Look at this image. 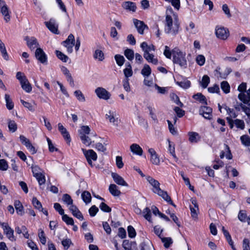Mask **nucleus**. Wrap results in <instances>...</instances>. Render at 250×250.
I'll return each instance as SVG.
<instances>
[{
	"label": "nucleus",
	"instance_id": "f257e3e1",
	"mask_svg": "<svg viewBox=\"0 0 250 250\" xmlns=\"http://www.w3.org/2000/svg\"><path fill=\"white\" fill-rule=\"evenodd\" d=\"M180 22L177 14L170 7L167 9L165 23V32L173 36L179 33Z\"/></svg>",
	"mask_w": 250,
	"mask_h": 250
},
{
	"label": "nucleus",
	"instance_id": "f03ea898",
	"mask_svg": "<svg viewBox=\"0 0 250 250\" xmlns=\"http://www.w3.org/2000/svg\"><path fill=\"white\" fill-rule=\"evenodd\" d=\"M173 62L179 65L181 67L185 68L187 66V61L186 53L181 51L178 48L172 50Z\"/></svg>",
	"mask_w": 250,
	"mask_h": 250
},
{
	"label": "nucleus",
	"instance_id": "7ed1b4c3",
	"mask_svg": "<svg viewBox=\"0 0 250 250\" xmlns=\"http://www.w3.org/2000/svg\"><path fill=\"white\" fill-rule=\"evenodd\" d=\"M147 181L152 186V191L154 193L157 194L160 196L162 197L164 199H169L168 195L167 192L162 190L160 188L159 182L154 179L151 176H147L146 178Z\"/></svg>",
	"mask_w": 250,
	"mask_h": 250
},
{
	"label": "nucleus",
	"instance_id": "20e7f679",
	"mask_svg": "<svg viewBox=\"0 0 250 250\" xmlns=\"http://www.w3.org/2000/svg\"><path fill=\"white\" fill-rule=\"evenodd\" d=\"M105 119L112 125L118 126L120 123L119 115L114 109L108 110L105 115Z\"/></svg>",
	"mask_w": 250,
	"mask_h": 250
},
{
	"label": "nucleus",
	"instance_id": "39448f33",
	"mask_svg": "<svg viewBox=\"0 0 250 250\" xmlns=\"http://www.w3.org/2000/svg\"><path fill=\"white\" fill-rule=\"evenodd\" d=\"M83 155L85 156L88 164L91 167H93L92 161H96L97 159V155L96 153L92 149L86 150L84 148L82 149Z\"/></svg>",
	"mask_w": 250,
	"mask_h": 250
},
{
	"label": "nucleus",
	"instance_id": "423d86ee",
	"mask_svg": "<svg viewBox=\"0 0 250 250\" xmlns=\"http://www.w3.org/2000/svg\"><path fill=\"white\" fill-rule=\"evenodd\" d=\"M0 224L3 229V233L6 235V237L11 241H15L16 238L14 235V230L11 228L8 223H0Z\"/></svg>",
	"mask_w": 250,
	"mask_h": 250
},
{
	"label": "nucleus",
	"instance_id": "0eeeda50",
	"mask_svg": "<svg viewBox=\"0 0 250 250\" xmlns=\"http://www.w3.org/2000/svg\"><path fill=\"white\" fill-rule=\"evenodd\" d=\"M62 45L66 48L68 53L73 51V47L75 45V38L73 34H70L66 40L62 42Z\"/></svg>",
	"mask_w": 250,
	"mask_h": 250
},
{
	"label": "nucleus",
	"instance_id": "6e6552de",
	"mask_svg": "<svg viewBox=\"0 0 250 250\" xmlns=\"http://www.w3.org/2000/svg\"><path fill=\"white\" fill-rule=\"evenodd\" d=\"M95 92L97 97L101 99L107 100L110 99L111 94L105 88L98 87L95 90Z\"/></svg>",
	"mask_w": 250,
	"mask_h": 250
},
{
	"label": "nucleus",
	"instance_id": "1a4fd4ad",
	"mask_svg": "<svg viewBox=\"0 0 250 250\" xmlns=\"http://www.w3.org/2000/svg\"><path fill=\"white\" fill-rule=\"evenodd\" d=\"M215 34L217 38L226 40L229 36V31L224 27L217 26L216 27Z\"/></svg>",
	"mask_w": 250,
	"mask_h": 250
},
{
	"label": "nucleus",
	"instance_id": "9d476101",
	"mask_svg": "<svg viewBox=\"0 0 250 250\" xmlns=\"http://www.w3.org/2000/svg\"><path fill=\"white\" fill-rule=\"evenodd\" d=\"M44 23L51 32L56 34L59 33L58 30V25L54 19L51 18L48 21H45Z\"/></svg>",
	"mask_w": 250,
	"mask_h": 250
},
{
	"label": "nucleus",
	"instance_id": "9b49d317",
	"mask_svg": "<svg viewBox=\"0 0 250 250\" xmlns=\"http://www.w3.org/2000/svg\"><path fill=\"white\" fill-rule=\"evenodd\" d=\"M148 152L150 155V162L155 165L158 166L160 164V159L159 157L157 154L154 149L152 148H149L148 149Z\"/></svg>",
	"mask_w": 250,
	"mask_h": 250
},
{
	"label": "nucleus",
	"instance_id": "f8f14e48",
	"mask_svg": "<svg viewBox=\"0 0 250 250\" xmlns=\"http://www.w3.org/2000/svg\"><path fill=\"white\" fill-rule=\"evenodd\" d=\"M134 24L138 32L140 34H143L144 30L146 28H147V26L145 24V23L141 21L138 20L136 19H134L133 20Z\"/></svg>",
	"mask_w": 250,
	"mask_h": 250
},
{
	"label": "nucleus",
	"instance_id": "ddd939ff",
	"mask_svg": "<svg viewBox=\"0 0 250 250\" xmlns=\"http://www.w3.org/2000/svg\"><path fill=\"white\" fill-rule=\"evenodd\" d=\"M24 40L26 41L27 46L31 50L34 49L39 45L37 39L34 37L26 36Z\"/></svg>",
	"mask_w": 250,
	"mask_h": 250
},
{
	"label": "nucleus",
	"instance_id": "4468645a",
	"mask_svg": "<svg viewBox=\"0 0 250 250\" xmlns=\"http://www.w3.org/2000/svg\"><path fill=\"white\" fill-rule=\"evenodd\" d=\"M212 109L208 106H201L199 110V114L205 119H210L212 116Z\"/></svg>",
	"mask_w": 250,
	"mask_h": 250
},
{
	"label": "nucleus",
	"instance_id": "2eb2a0df",
	"mask_svg": "<svg viewBox=\"0 0 250 250\" xmlns=\"http://www.w3.org/2000/svg\"><path fill=\"white\" fill-rule=\"evenodd\" d=\"M35 56L36 59L42 63H45L47 61V57L45 53L40 48H38L36 49Z\"/></svg>",
	"mask_w": 250,
	"mask_h": 250
},
{
	"label": "nucleus",
	"instance_id": "dca6fc26",
	"mask_svg": "<svg viewBox=\"0 0 250 250\" xmlns=\"http://www.w3.org/2000/svg\"><path fill=\"white\" fill-rule=\"evenodd\" d=\"M111 176L115 183L117 185L128 187L127 183L124 180V178L116 173H112Z\"/></svg>",
	"mask_w": 250,
	"mask_h": 250
},
{
	"label": "nucleus",
	"instance_id": "f3484780",
	"mask_svg": "<svg viewBox=\"0 0 250 250\" xmlns=\"http://www.w3.org/2000/svg\"><path fill=\"white\" fill-rule=\"evenodd\" d=\"M69 209L74 217L77 218L80 220H83L84 218L82 213L76 206L71 205V206H69Z\"/></svg>",
	"mask_w": 250,
	"mask_h": 250
},
{
	"label": "nucleus",
	"instance_id": "a211bd4d",
	"mask_svg": "<svg viewBox=\"0 0 250 250\" xmlns=\"http://www.w3.org/2000/svg\"><path fill=\"white\" fill-rule=\"evenodd\" d=\"M122 6L124 9L133 12H135L137 8L136 4L130 1L123 2Z\"/></svg>",
	"mask_w": 250,
	"mask_h": 250
},
{
	"label": "nucleus",
	"instance_id": "6ab92c4d",
	"mask_svg": "<svg viewBox=\"0 0 250 250\" xmlns=\"http://www.w3.org/2000/svg\"><path fill=\"white\" fill-rule=\"evenodd\" d=\"M131 151L134 154L142 156L143 155V150L140 146L137 144H133L130 146Z\"/></svg>",
	"mask_w": 250,
	"mask_h": 250
},
{
	"label": "nucleus",
	"instance_id": "aec40b11",
	"mask_svg": "<svg viewBox=\"0 0 250 250\" xmlns=\"http://www.w3.org/2000/svg\"><path fill=\"white\" fill-rule=\"evenodd\" d=\"M58 125V129L61 133L62 135L65 140L69 142L70 141V137L66 129L64 128L62 125L61 123H59Z\"/></svg>",
	"mask_w": 250,
	"mask_h": 250
},
{
	"label": "nucleus",
	"instance_id": "412c9836",
	"mask_svg": "<svg viewBox=\"0 0 250 250\" xmlns=\"http://www.w3.org/2000/svg\"><path fill=\"white\" fill-rule=\"evenodd\" d=\"M0 12L4 17V20L6 22H8L10 20V12L7 5L0 9Z\"/></svg>",
	"mask_w": 250,
	"mask_h": 250
},
{
	"label": "nucleus",
	"instance_id": "4be33fe9",
	"mask_svg": "<svg viewBox=\"0 0 250 250\" xmlns=\"http://www.w3.org/2000/svg\"><path fill=\"white\" fill-rule=\"evenodd\" d=\"M109 192L114 196H119L121 192L115 184H110L109 187Z\"/></svg>",
	"mask_w": 250,
	"mask_h": 250
},
{
	"label": "nucleus",
	"instance_id": "5701e85b",
	"mask_svg": "<svg viewBox=\"0 0 250 250\" xmlns=\"http://www.w3.org/2000/svg\"><path fill=\"white\" fill-rule=\"evenodd\" d=\"M14 206L18 214L21 216L24 213L22 205L19 200H16L14 202Z\"/></svg>",
	"mask_w": 250,
	"mask_h": 250
},
{
	"label": "nucleus",
	"instance_id": "b1692460",
	"mask_svg": "<svg viewBox=\"0 0 250 250\" xmlns=\"http://www.w3.org/2000/svg\"><path fill=\"white\" fill-rule=\"evenodd\" d=\"M240 107L247 116V123H250V103L247 105L241 104Z\"/></svg>",
	"mask_w": 250,
	"mask_h": 250
},
{
	"label": "nucleus",
	"instance_id": "393cba45",
	"mask_svg": "<svg viewBox=\"0 0 250 250\" xmlns=\"http://www.w3.org/2000/svg\"><path fill=\"white\" fill-rule=\"evenodd\" d=\"M141 47L144 52V53H149L151 51H154V46L152 44L148 45L146 42H143L141 44Z\"/></svg>",
	"mask_w": 250,
	"mask_h": 250
},
{
	"label": "nucleus",
	"instance_id": "a878e982",
	"mask_svg": "<svg viewBox=\"0 0 250 250\" xmlns=\"http://www.w3.org/2000/svg\"><path fill=\"white\" fill-rule=\"evenodd\" d=\"M144 57L148 62L154 64H157L158 62L157 58H154V56L150 53H144Z\"/></svg>",
	"mask_w": 250,
	"mask_h": 250
},
{
	"label": "nucleus",
	"instance_id": "bb28decb",
	"mask_svg": "<svg viewBox=\"0 0 250 250\" xmlns=\"http://www.w3.org/2000/svg\"><path fill=\"white\" fill-rule=\"evenodd\" d=\"M126 68L124 69V74L125 77V79H128L133 75V71L132 67L129 62H127L125 64Z\"/></svg>",
	"mask_w": 250,
	"mask_h": 250
},
{
	"label": "nucleus",
	"instance_id": "cd10ccee",
	"mask_svg": "<svg viewBox=\"0 0 250 250\" xmlns=\"http://www.w3.org/2000/svg\"><path fill=\"white\" fill-rule=\"evenodd\" d=\"M16 78L19 81L21 86L28 81L25 75L21 72H18L17 73Z\"/></svg>",
	"mask_w": 250,
	"mask_h": 250
},
{
	"label": "nucleus",
	"instance_id": "c85d7f7f",
	"mask_svg": "<svg viewBox=\"0 0 250 250\" xmlns=\"http://www.w3.org/2000/svg\"><path fill=\"white\" fill-rule=\"evenodd\" d=\"M192 203L193 207H190L191 214L193 218H196L197 216V211H198V206L197 202L195 200H192Z\"/></svg>",
	"mask_w": 250,
	"mask_h": 250
},
{
	"label": "nucleus",
	"instance_id": "c756f323",
	"mask_svg": "<svg viewBox=\"0 0 250 250\" xmlns=\"http://www.w3.org/2000/svg\"><path fill=\"white\" fill-rule=\"evenodd\" d=\"M188 136L189 141L192 143H197L200 139L198 133L195 132H189Z\"/></svg>",
	"mask_w": 250,
	"mask_h": 250
},
{
	"label": "nucleus",
	"instance_id": "7c9ffc66",
	"mask_svg": "<svg viewBox=\"0 0 250 250\" xmlns=\"http://www.w3.org/2000/svg\"><path fill=\"white\" fill-rule=\"evenodd\" d=\"M151 73V69L150 67L147 64L144 65L143 69L141 70L142 75L145 78L148 77Z\"/></svg>",
	"mask_w": 250,
	"mask_h": 250
},
{
	"label": "nucleus",
	"instance_id": "2f4dec72",
	"mask_svg": "<svg viewBox=\"0 0 250 250\" xmlns=\"http://www.w3.org/2000/svg\"><path fill=\"white\" fill-rule=\"evenodd\" d=\"M0 51L4 60L7 61L9 59L8 55L7 52L4 44L0 39Z\"/></svg>",
	"mask_w": 250,
	"mask_h": 250
},
{
	"label": "nucleus",
	"instance_id": "473e14b6",
	"mask_svg": "<svg viewBox=\"0 0 250 250\" xmlns=\"http://www.w3.org/2000/svg\"><path fill=\"white\" fill-rule=\"evenodd\" d=\"M62 200L67 206L74 205L73 204V201L71 196L68 194H64L62 195Z\"/></svg>",
	"mask_w": 250,
	"mask_h": 250
},
{
	"label": "nucleus",
	"instance_id": "72a5a7b5",
	"mask_svg": "<svg viewBox=\"0 0 250 250\" xmlns=\"http://www.w3.org/2000/svg\"><path fill=\"white\" fill-rule=\"evenodd\" d=\"M81 140L83 143L86 146H89L92 143L94 142L89 136L87 135L85 136H82L80 137Z\"/></svg>",
	"mask_w": 250,
	"mask_h": 250
},
{
	"label": "nucleus",
	"instance_id": "f704fd0d",
	"mask_svg": "<svg viewBox=\"0 0 250 250\" xmlns=\"http://www.w3.org/2000/svg\"><path fill=\"white\" fill-rule=\"evenodd\" d=\"M82 198L84 202L87 204L91 201V196L90 193L87 191H83L82 194Z\"/></svg>",
	"mask_w": 250,
	"mask_h": 250
},
{
	"label": "nucleus",
	"instance_id": "c9c22d12",
	"mask_svg": "<svg viewBox=\"0 0 250 250\" xmlns=\"http://www.w3.org/2000/svg\"><path fill=\"white\" fill-rule=\"evenodd\" d=\"M90 129L87 125H83L79 130L80 137L82 136H85L90 134Z\"/></svg>",
	"mask_w": 250,
	"mask_h": 250
},
{
	"label": "nucleus",
	"instance_id": "e433bc0d",
	"mask_svg": "<svg viewBox=\"0 0 250 250\" xmlns=\"http://www.w3.org/2000/svg\"><path fill=\"white\" fill-rule=\"evenodd\" d=\"M240 140L243 145L250 146V137L248 135H243L240 137Z\"/></svg>",
	"mask_w": 250,
	"mask_h": 250
},
{
	"label": "nucleus",
	"instance_id": "4c0bfd02",
	"mask_svg": "<svg viewBox=\"0 0 250 250\" xmlns=\"http://www.w3.org/2000/svg\"><path fill=\"white\" fill-rule=\"evenodd\" d=\"M21 102L23 104V105L28 108L30 111H35V105H36V104L35 102H33L32 104L28 103L27 102H25L23 100H21Z\"/></svg>",
	"mask_w": 250,
	"mask_h": 250
},
{
	"label": "nucleus",
	"instance_id": "58836bf2",
	"mask_svg": "<svg viewBox=\"0 0 250 250\" xmlns=\"http://www.w3.org/2000/svg\"><path fill=\"white\" fill-rule=\"evenodd\" d=\"M74 94L76 97L77 99L80 102H84L85 101V98L84 95L80 90H76L74 92Z\"/></svg>",
	"mask_w": 250,
	"mask_h": 250
},
{
	"label": "nucleus",
	"instance_id": "ea45409f",
	"mask_svg": "<svg viewBox=\"0 0 250 250\" xmlns=\"http://www.w3.org/2000/svg\"><path fill=\"white\" fill-rule=\"evenodd\" d=\"M8 126L10 132H15L17 129V125L14 121L9 120L8 122Z\"/></svg>",
	"mask_w": 250,
	"mask_h": 250
},
{
	"label": "nucleus",
	"instance_id": "a19ab883",
	"mask_svg": "<svg viewBox=\"0 0 250 250\" xmlns=\"http://www.w3.org/2000/svg\"><path fill=\"white\" fill-rule=\"evenodd\" d=\"M124 55L129 61H132L134 57V53L131 49H126L124 51Z\"/></svg>",
	"mask_w": 250,
	"mask_h": 250
},
{
	"label": "nucleus",
	"instance_id": "79ce46f5",
	"mask_svg": "<svg viewBox=\"0 0 250 250\" xmlns=\"http://www.w3.org/2000/svg\"><path fill=\"white\" fill-rule=\"evenodd\" d=\"M235 126L241 130H243L245 128V125L243 120L240 119H236L234 121H231Z\"/></svg>",
	"mask_w": 250,
	"mask_h": 250
},
{
	"label": "nucleus",
	"instance_id": "37998d69",
	"mask_svg": "<svg viewBox=\"0 0 250 250\" xmlns=\"http://www.w3.org/2000/svg\"><path fill=\"white\" fill-rule=\"evenodd\" d=\"M193 98L203 104H207L205 97L201 93H198L193 95Z\"/></svg>",
	"mask_w": 250,
	"mask_h": 250
},
{
	"label": "nucleus",
	"instance_id": "c03bdc74",
	"mask_svg": "<svg viewBox=\"0 0 250 250\" xmlns=\"http://www.w3.org/2000/svg\"><path fill=\"white\" fill-rule=\"evenodd\" d=\"M32 204L34 207L40 211H43V208L41 203L37 199L36 197H33L32 199Z\"/></svg>",
	"mask_w": 250,
	"mask_h": 250
},
{
	"label": "nucleus",
	"instance_id": "a18cd8bd",
	"mask_svg": "<svg viewBox=\"0 0 250 250\" xmlns=\"http://www.w3.org/2000/svg\"><path fill=\"white\" fill-rule=\"evenodd\" d=\"M5 99L6 103V107L9 110H11L12 109H13L14 107V104L12 102L11 99L10 98V96L8 94H6L5 95Z\"/></svg>",
	"mask_w": 250,
	"mask_h": 250
},
{
	"label": "nucleus",
	"instance_id": "49530a36",
	"mask_svg": "<svg viewBox=\"0 0 250 250\" xmlns=\"http://www.w3.org/2000/svg\"><path fill=\"white\" fill-rule=\"evenodd\" d=\"M114 58L117 64L120 66H122L125 62L124 56L119 54L116 55Z\"/></svg>",
	"mask_w": 250,
	"mask_h": 250
},
{
	"label": "nucleus",
	"instance_id": "de8ad7c7",
	"mask_svg": "<svg viewBox=\"0 0 250 250\" xmlns=\"http://www.w3.org/2000/svg\"><path fill=\"white\" fill-rule=\"evenodd\" d=\"M94 57L100 61H102L104 59V54L102 51L97 49L94 54Z\"/></svg>",
	"mask_w": 250,
	"mask_h": 250
},
{
	"label": "nucleus",
	"instance_id": "09e8293b",
	"mask_svg": "<svg viewBox=\"0 0 250 250\" xmlns=\"http://www.w3.org/2000/svg\"><path fill=\"white\" fill-rule=\"evenodd\" d=\"M186 30L189 34H195L196 33V30L195 29L194 23L193 22L190 21L188 25L186 26Z\"/></svg>",
	"mask_w": 250,
	"mask_h": 250
},
{
	"label": "nucleus",
	"instance_id": "8fccbe9b",
	"mask_svg": "<svg viewBox=\"0 0 250 250\" xmlns=\"http://www.w3.org/2000/svg\"><path fill=\"white\" fill-rule=\"evenodd\" d=\"M221 88L225 93H228L230 91V86L227 81H223L221 83Z\"/></svg>",
	"mask_w": 250,
	"mask_h": 250
},
{
	"label": "nucleus",
	"instance_id": "3c124183",
	"mask_svg": "<svg viewBox=\"0 0 250 250\" xmlns=\"http://www.w3.org/2000/svg\"><path fill=\"white\" fill-rule=\"evenodd\" d=\"M210 82L209 78L207 75H204L201 82V86L204 88H206Z\"/></svg>",
	"mask_w": 250,
	"mask_h": 250
},
{
	"label": "nucleus",
	"instance_id": "603ef678",
	"mask_svg": "<svg viewBox=\"0 0 250 250\" xmlns=\"http://www.w3.org/2000/svg\"><path fill=\"white\" fill-rule=\"evenodd\" d=\"M144 216L149 222H151L150 209L146 208L143 211Z\"/></svg>",
	"mask_w": 250,
	"mask_h": 250
},
{
	"label": "nucleus",
	"instance_id": "864d4df0",
	"mask_svg": "<svg viewBox=\"0 0 250 250\" xmlns=\"http://www.w3.org/2000/svg\"><path fill=\"white\" fill-rule=\"evenodd\" d=\"M56 54L57 57L63 62H66L68 59V57L66 55H64L60 51L56 50Z\"/></svg>",
	"mask_w": 250,
	"mask_h": 250
},
{
	"label": "nucleus",
	"instance_id": "5fc2aeb1",
	"mask_svg": "<svg viewBox=\"0 0 250 250\" xmlns=\"http://www.w3.org/2000/svg\"><path fill=\"white\" fill-rule=\"evenodd\" d=\"M162 241L164 243V246L166 248H168L172 244L173 241L170 237H164L161 238Z\"/></svg>",
	"mask_w": 250,
	"mask_h": 250
},
{
	"label": "nucleus",
	"instance_id": "6e6d98bb",
	"mask_svg": "<svg viewBox=\"0 0 250 250\" xmlns=\"http://www.w3.org/2000/svg\"><path fill=\"white\" fill-rule=\"evenodd\" d=\"M38 236L41 242L43 245H45L46 242V237L44 235V231L42 229H39Z\"/></svg>",
	"mask_w": 250,
	"mask_h": 250
},
{
	"label": "nucleus",
	"instance_id": "4d7b16f0",
	"mask_svg": "<svg viewBox=\"0 0 250 250\" xmlns=\"http://www.w3.org/2000/svg\"><path fill=\"white\" fill-rule=\"evenodd\" d=\"M62 219L67 225H73L74 220L73 218L69 217L67 215L63 214L62 215Z\"/></svg>",
	"mask_w": 250,
	"mask_h": 250
},
{
	"label": "nucleus",
	"instance_id": "13d9d810",
	"mask_svg": "<svg viewBox=\"0 0 250 250\" xmlns=\"http://www.w3.org/2000/svg\"><path fill=\"white\" fill-rule=\"evenodd\" d=\"M223 108L227 111V113L230 116V117L235 118L237 116V114H236L233 109L230 108L226 105L223 106Z\"/></svg>",
	"mask_w": 250,
	"mask_h": 250
},
{
	"label": "nucleus",
	"instance_id": "bf43d9fd",
	"mask_svg": "<svg viewBox=\"0 0 250 250\" xmlns=\"http://www.w3.org/2000/svg\"><path fill=\"white\" fill-rule=\"evenodd\" d=\"M127 232L128 236L130 238H134L136 235V231L134 228L131 226H129L127 227Z\"/></svg>",
	"mask_w": 250,
	"mask_h": 250
},
{
	"label": "nucleus",
	"instance_id": "052dcab7",
	"mask_svg": "<svg viewBox=\"0 0 250 250\" xmlns=\"http://www.w3.org/2000/svg\"><path fill=\"white\" fill-rule=\"evenodd\" d=\"M170 98L177 105L181 107L183 106V104L180 102L179 97L176 94L174 93L171 94Z\"/></svg>",
	"mask_w": 250,
	"mask_h": 250
},
{
	"label": "nucleus",
	"instance_id": "680f3d73",
	"mask_svg": "<svg viewBox=\"0 0 250 250\" xmlns=\"http://www.w3.org/2000/svg\"><path fill=\"white\" fill-rule=\"evenodd\" d=\"M177 84L181 87L187 89L190 87V82L189 81L186 80L182 82H177Z\"/></svg>",
	"mask_w": 250,
	"mask_h": 250
},
{
	"label": "nucleus",
	"instance_id": "e2e57ef3",
	"mask_svg": "<svg viewBox=\"0 0 250 250\" xmlns=\"http://www.w3.org/2000/svg\"><path fill=\"white\" fill-rule=\"evenodd\" d=\"M35 177L36 178V179L39 183V184L40 186H41L42 184H44L45 183V177L42 173L36 175Z\"/></svg>",
	"mask_w": 250,
	"mask_h": 250
},
{
	"label": "nucleus",
	"instance_id": "0e129e2a",
	"mask_svg": "<svg viewBox=\"0 0 250 250\" xmlns=\"http://www.w3.org/2000/svg\"><path fill=\"white\" fill-rule=\"evenodd\" d=\"M196 62L200 66L204 65L205 62V58L202 55H199L196 58Z\"/></svg>",
	"mask_w": 250,
	"mask_h": 250
},
{
	"label": "nucleus",
	"instance_id": "69168bd1",
	"mask_svg": "<svg viewBox=\"0 0 250 250\" xmlns=\"http://www.w3.org/2000/svg\"><path fill=\"white\" fill-rule=\"evenodd\" d=\"M168 2H170L171 5L177 10H179L180 8V0H170Z\"/></svg>",
	"mask_w": 250,
	"mask_h": 250
},
{
	"label": "nucleus",
	"instance_id": "338daca9",
	"mask_svg": "<svg viewBox=\"0 0 250 250\" xmlns=\"http://www.w3.org/2000/svg\"><path fill=\"white\" fill-rule=\"evenodd\" d=\"M100 208L103 211L106 212H109L111 210V208L104 202L101 203L100 205Z\"/></svg>",
	"mask_w": 250,
	"mask_h": 250
},
{
	"label": "nucleus",
	"instance_id": "774afa93",
	"mask_svg": "<svg viewBox=\"0 0 250 250\" xmlns=\"http://www.w3.org/2000/svg\"><path fill=\"white\" fill-rule=\"evenodd\" d=\"M98 211V208L95 205L92 206L89 209V212L91 216H95Z\"/></svg>",
	"mask_w": 250,
	"mask_h": 250
}]
</instances>
